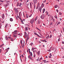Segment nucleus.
Returning a JSON list of instances; mask_svg holds the SVG:
<instances>
[{
	"label": "nucleus",
	"instance_id": "38",
	"mask_svg": "<svg viewBox=\"0 0 64 64\" xmlns=\"http://www.w3.org/2000/svg\"><path fill=\"white\" fill-rule=\"evenodd\" d=\"M21 56H20V60L21 61H22V60H21Z\"/></svg>",
	"mask_w": 64,
	"mask_h": 64
},
{
	"label": "nucleus",
	"instance_id": "49",
	"mask_svg": "<svg viewBox=\"0 0 64 64\" xmlns=\"http://www.w3.org/2000/svg\"><path fill=\"white\" fill-rule=\"evenodd\" d=\"M46 40H43V41H44V42H45V41H46Z\"/></svg>",
	"mask_w": 64,
	"mask_h": 64
},
{
	"label": "nucleus",
	"instance_id": "10",
	"mask_svg": "<svg viewBox=\"0 0 64 64\" xmlns=\"http://www.w3.org/2000/svg\"><path fill=\"white\" fill-rule=\"evenodd\" d=\"M19 19H20V20L21 21H21L22 22L23 21H24H24H25V20H24V19H23V20H23L22 21V19H21V18L20 17L19 18Z\"/></svg>",
	"mask_w": 64,
	"mask_h": 64
},
{
	"label": "nucleus",
	"instance_id": "43",
	"mask_svg": "<svg viewBox=\"0 0 64 64\" xmlns=\"http://www.w3.org/2000/svg\"><path fill=\"white\" fill-rule=\"evenodd\" d=\"M28 58L29 59L30 58V56H28Z\"/></svg>",
	"mask_w": 64,
	"mask_h": 64
},
{
	"label": "nucleus",
	"instance_id": "60",
	"mask_svg": "<svg viewBox=\"0 0 64 64\" xmlns=\"http://www.w3.org/2000/svg\"><path fill=\"white\" fill-rule=\"evenodd\" d=\"M0 2H4V1H2V0H1L0 1Z\"/></svg>",
	"mask_w": 64,
	"mask_h": 64
},
{
	"label": "nucleus",
	"instance_id": "63",
	"mask_svg": "<svg viewBox=\"0 0 64 64\" xmlns=\"http://www.w3.org/2000/svg\"><path fill=\"white\" fill-rule=\"evenodd\" d=\"M18 35H21V34H18Z\"/></svg>",
	"mask_w": 64,
	"mask_h": 64
},
{
	"label": "nucleus",
	"instance_id": "57",
	"mask_svg": "<svg viewBox=\"0 0 64 64\" xmlns=\"http://www.w3.org/2000/svg\"><path fill=\"white\" fill-rule=\"evenodd\" d=\"M50 56H52V55L51 54H50Z\"/></svg>",
	"mask_w": 64,
	"mask_h": 64
},
{
	"label": "nucleus",
	"instance_id": "29",
	"mask_svg": "<svg viewBox=\"0 0 64 64\" xmlns=\"http://www.w3.org/2000/svg\"><path fill=\"white\" fill-rule=\"evenodd\" d=\"M49 36L48 35V36L46 38V39H48V38H49Z\"/></svg>",
	"mask_w": 64,
	"mask_h": 64
},
{
	"label": "nucleus",
	"instance_id": "20",
	"mask_svg": "<svg viewBox=\"0 0 64 64\" xmlns=\"http://www.w3.org/2000/svg\"><path fill=\"white\" fill-rule=\"evenodd\" d=\"M45 8H44L43 10V13H44V12H45Z\"/></svg>",
	"mask_w": 64,
	"mask_h": 64
},
{
	"label": "nucleus",
	"instance_id": "14",
	"mask_svg": "<svg viewBox=\"0 0 64 64\" xmlns=\"http://www.w3.org/2000/svg\"><path fill=\"white\" fill-rule=\"evenodd\" d=\"M54 7L55 8H56L58 7V5H56V6H55Z\"/></svg>",
	"mask_w": 64,
	"mask_h": 64
},
{
	"label": "nucleus",
	"instance_id": "39",
	"mask_svg": "<svg viewBox=\"0 0 64 64\" xmlns=\"http://www.w3.org/2000/svg\"><path fill=\"white\" fill-rule=\"evenodd\" d=\"M60 38H59L58 40V41H60Z\"/></svg>",
	"mask_w": 64,
	"mask_h": 64
},
{
	"label": "nucleus",
	"instance_id": "37",
	"mask_svg": "<svg viewBox=\"0 0 64 64\" xmlns=\"http://www.w3.org/2000/svg\"><path fill=\"white\" fill-rule=\"evenodd\" d=\"M36 28L37 29H38V30H39V31H40V29H39L38 28Z\"/></svg>",
	"mask_w": 64,
	"mask_h": 64
},
{
	"label": "nucleus",
	"instance_id": "11",
	"mask_svg": "<svg viewBox=\"0 0 64 64\" xmlns=\"http://www.w3.org/2000/svg\"><path fill=\"white\" fill-rule=\"evenodd\" d=\"M44 4L42 3V4L41 6L40 7H41V8H42V7H44Z\"/></svg>",
	"mask_w": 64,
	"mask_h": 64
},
{
	"label": "nucleus",
	"instance_id": "36",
	"mask_svg": "<svg viewBox=\"0 0 64 64\" xmlns=\"http://www.w3.org/2000/svg\"><path fill=\"white\" fill-rule=\"evenodd\" d=\"M39 58L38 57V59L36 60V61H38L39 60Z\"/></svg>",
	"mask_w": 64,
	"mask_h": 64
},
{
	"label": "nucleus",
	"instance_id": "25",
	"mask_svg": "<svg viewBox=\"0 0 64 64\" xmlns=\"http://www.w3.org/2000/svg\"><path fill=\"white\" fill-rule=\"evenodd\" d=\"M7 36H5V38L6 40H7V39H8L7 38Z\"/></svg>",
	"mask_w": 64,
	"mask_h": 64
},
{
	"label": "nucleus",
	"instance_id": "12",
	"mask_svg": "<svg viewBox=\"0 0 64 64\" xmlns=\"http://www.w3.org/2000/svg\"><path fill=\"white\" fill-rule=\"evenodd\" d=\"M25 31H27L28 30V28H27V27H26L25 28Z\"/></svg>",
	"mask_w": 64,
	"mask_h": 64
},
{
	"label": "nucleus",
	"instance_id": "44",
	"mask_svg": "<svg viewBox=\"0 0 64 64\" xmlns=\"http://www.w3.org/2000/svg\"><path fill=\"white\" fill-rule=\"evenodd\" d=\"M1 26H2L1 25H1H0V29H1Z\"/></svg>",
	"mask_w": 64,
	"mask_h": 64
},
{
	"label": "nucleus",
	"instance_id": "54",
	"mask_svg": "<svg viewBox=\"0 0 64 64\" xmlns=\"http://www.w3.org/2000/svg\"><path fill=\"white\" fill-rule=\"evenodd\" d=\"M28 50H29V53H31V52H30V49H29Z\"/></svg>",
	"mask_w": 64,
	"mask_h": 64
},
{
	"label": "nucleus",
	"instance_id": "23",
	"mask_svg": "<svg viewBox=\"0 0 64 64\" xmlns=\"http://www.w3.org/2000/svg\"><path fill=\"white\" fill-rule=\"evenodd\" d=\"M54 17L55 18H56V19H57V16L56 15H55L54 16Z\"/></svg>",
	"mask_w": 64,
	"mask_h": 64
},
{
	"label": "nucleus",
	"instance_id": "22",
	"mask_svg": "<svg viewBox=\"0 0 64 64\" xmlns=\"http://www.w3.org/2000/svg\"><path fill=\"white\" fill-rule=\"evenodd\" d=\"M8 25V24H6V26H5V28H6L7 27V26Z\"/></svg>",
	"mask_w": 64,
	"mask_h": 64
},
{
	"label": "nucleus",
	"instance_id": "62",
	"mask_svg": "<svg viewBox=\"0 0 64 64\" xmlns=\"http://www.w3.org/2000/svg\"><path fill=\"white\" fill-rule=\"evenodd\" d=\"M62 44H64V42H62Z\"/></svg>",
	"mask_w": 64,
	"mask_h": 64
},
{
	"label": "nucleus",
	"instance_id": "32",
	"mask_svg": "<svg viewBox=\"0 0 64 64\" xmlns=\"http://www.w3.org/2000/svg\"><path fill=\"white\" fill-rule=\"evenodd\" d=\"M39 6H37L36 7V9H38V8H39Z\"/></svg>",
	"mask_w": 64,
	"mask_h": 64
},
{
	"label": "nucleus",
	"instance_id": "35",
	"mask_svg": "<svg viewBox=\"0 0 64 64\" xmlns=\"http://www.w3.org/2000/svg\"><path fill=\"white\" fill-rule=\"evenodd\" d=\"M9 48H7V49L6 50V51H8V50H9Z\"/></svg>",
	"mask_w": 64,
	"mask_h": 64
},
{
	"label": "nucleus",
	"instance_id": "50",
	"mask_svg": "<svg viewBox=\"0 0 64 64\" xmlns=\"http://www.w3.org/2000/svg\"><path fill=\"white\" fill-rule=\"evenodd\" d=\"M56 11L57 13H58V10H56Z\"/></svg>",
	"mask_w": 64,
	"mask_h": 64
},
{
	"label": "nucleus",
	"instance_id": "16",
	"mask_svg": "<svg viewBox=\"0 0 64 64\" xmlns=\"http://www.w3.org/2000/svg\"><path fill=\"white\" fill-rule=\"evenodd\" d=\"M10 21H13V19L12 18H10Z\"/></svg>",
	"mask_w": 64,
	"mask_h": 64
},
{
	"label": "nucleus",
	"instance_id": "58",
	"mask_svg": "<svg viewBox=\"0 0 64 64\" xmlns=\"http://www.w3.org/2000/svg\"><path fill=\"white\" fill-rule=\"evenodd\" d=\"M48 12H46V15H48Z\"/></svg>",
	"mask_w": 64,
	"mask_h": 64
},
{
	"label": "nucleus",
	"instance_id": "34",
	"mask_svg": "<svg viewBox=\"0 0 64 64\" xmlns=\"http://www.w3.org/2000/svg\"><path fill=\"white\" fill-rule=\"evenodd\" d=\"M32 45H33V43L32 42L30 44V45H31V46H32Z\"/></svg>",
	"mask_w": 64,
	"mask_h": 64
},
{
	"label": "nucleus",
	"instance_id": "13",
	"mask_svg": "<svg viewBox=\"0 0 64 64\" xmlns=\"http://www.w3.org/2000/svg\"><path fill=\"white\" fill-rule=\"evenodd\" d=\"M40 21L39 20H38V24H40Z\"/></svg>",
	"mask_w": 64,
	"mask_h": 64
},
{
	"label": "nucleus",
	"instance_id": "42",
	"mask_svg": "<svg viewBox=\"0 0 64 64\" xmlns=\"http://www.w3.org/2000/svg\"><path fill=\"white\" fill-rule=\"evenodd\" d=\"M18 5H19V3H18L17 4V6H18Z\"/></svg>",
	"mask_w": 64,
	"mask_h": 64
},
{
	"label": "nucleus",
	"instance_id": "48",
	"mask_svg": "<svg viewBox=\"0 0 64 64\" xmlns=\"http://www.w3.org/2000/svg\"><path fill=\"white\" fill-rule=\"evenodd\" d=\"M14 32H17V30H14Z\"/></svg>",
	"mask_w": 64,
	"mask_h": 64
},
{
	"label": "nucleus",
	"instance_id": "26",
	"mask_svg": "<svg viewBox=\"0 0 64 64\" xmlns=\"http://www.w3.org/2000/svg\"><path fill=\"white\" fill-rule=\"evenodd\" d=\"M25 38H26L27 37V34L24 35Z\"/></svg>",
	"mask_w": 64,
	"mask_h": 64
},
{
	"label": "nucleus",
	"instance_id": "17",
	"mask_svg": "<svg viewBox=\"0 0 64 64\" xmlns=\"http://www.w3.org/2000/svg\"><path fill=\"white\" fill-rule=\"evenodd\" d=\"M30 56H32V52H30Z\"/></svg>",
	"mask_w": 64,
	"mask_h": 64
},
{
	"label": "nucleus",
	"instance_id": "52",
	"mask_svg": "<svg viewBox=\"0 0 64 64\" xmlns=\"http://www.w3.org/2000/svg\"><path fill=\"white\" fill-rule=\"evenodd\" d=\"M1 51H2V50L1 49L0 50V52L1 53Z\"/></svg>",
	"mask_w": 64,
	"mask_h": 64
},
{
	"label": "nucleus",
	"instance_id": "46",
	"mask_svg": "<svg viewBox=\"0 0 64 64\" xmlns=\"http://www.w3.org/2000/svg\"><path fill=\"white\" fill-rule=\"evenodd\" d=\"M52 22L50 24V26L52 25Z\"/></svg>",
	"mask_w": 64,
	"mask_h": 64
},
{
	"label": "nucleus",
	"instance_id": "2",
	"mask_svg": "<svg viewBox=\"0 0 64 64\" xmlns=\"http://www.w3.org/2000/svg\"><path fill=\"white\" fill-rule=\"evenodd\" d=\"M45 15H44V14H43L41 16L40 18H41V19H43L44 18V17H45Z\"/></svg>",
	"mask_w": 64,
	"mask_h": 64
},
{
	"label": "nucleus",
	"instance_id": "24",
	"mask_svg": "<svg viewBox=\"0 0 64 64\" xmlns=\"http://www.w3.org/2000/svg\"><path fill=\"white\" fill-rule=\"evenodd\" d=\"M51 47H50V50H48V51H49V52H51Z\"/></svg>",
	"mask_w": 64,
	"mask_h": 64
},
{
	"label": "nucleus",
	"instance_id": "56",
	"mask_svg": "<svg viewBox=\"0 0 64 64\" xmlns=\"http://www.w3.org/2000/svg\"><path fill=\"white\" fill-rule=\"evenodd\" d=\"M60 22H59L58 23V24H60Z\"/></svg>",
	"mask_w": 64,
	"mask_h": 64
},
{
	"label": "nucleus",
	"instance_id": "21",
	"mask_svg": "<svg viewBox=\"0 0 64 64\" xmlns=\"http://www.w3.org/2000/svg\"><path fill=\"white\" fill-rule=\"evenodd\" d=\"M37 19V17H36L35 19V21H36V20Z\"/></svg>",
	"mask_w": 64,
	"mask_h": 64
},
{
	"label": "nucleus",
	"instance_id": "51",
	"mask_svg": "<svg viewBox=\"0 0 64 64\" xmlns=\"http://www.w3.org/2000/svg\"><path fill=\"white\" fill-rule=\"evenodd\" d=\"M14 10L15 11H16V8H14Z\"/></svg>",
	"mask_w": 64,
	"mask_h": 64
},
{
	"label": "nucleus",
	"instance_id": "3",
	"mask_svg": "<svg viewBox=\"0 0 64 64\" xmlns=\"http://www.w3.org/2000/svg\"><path fill=\"white\" fill-rule=\"evenodd\" d=\"M34 22V20L33 18H32L31 20L30 21V23H31V24H32L33 23V22Z\"/></svg>",
	"mask_w": 64,
	"mask_h": 64
},
{
	"label": "nucleus",
	"instance_id": "7",
	"mask_svg": "<svg viewBox=\"0 0 64 64\" xmlns=\"http://www.w3.org/2000/svg\"><path fill=\"white\" fill-rule=\"evenodd\" d=\"M37 1V0H33L34 3V4H36V3Z\"/></svg>",
	"mask_w": 64,
	"mask_h": 64
},
{
	"label": "nucleus",
	"instance_id": "27",
	"mask_svg": "<svg viewBox=\"0 0 64 64\" xmlns=\"http://www.w3.org/2000/svg\"><path fill=\"white\" fill-rule=\"evenodd\" d=\"M59 15H62V13H61V12H59Z\"/></svg>",
	"mask_w": 64,
	"mask_h": 64
},
{
	"label": "nucleus",
	"instance_id": "5",
	"mask_svg": "<svg viewBox=\"0 0 64 64\" xmlns=\"http://www.w3.org/2000/svg\"><path fill=\"white\" fill-rule=\"evenodd\" d=\"M34 34L35 35H37L38 37H40V38H41V36H40L38 34H37L36 32H34Z\"/></svg>",
	"mask_w": 64,
	"mask_h": 64
},
{
	"label": "nucleus",
	"instance_id": "9",
	"mask_svg": "<svg viewBox=\"0 0 64 64\" xmlns=\"http://www.w3.org/2000/svg\"><path fill=\"white\" fill-rule=\"evenodd\" d=\"M40 51H38L37 52V54L38 56H39V55H39L40 54Z\"/></svg>",
	"mask_w": 64,
	"mask_h": 64
},
{
	"label": "nucleus",
	"instance_id": "15",
	"mask_svg": "<svg viewBox=\"0 0 64 64\" xmlns=\"http://www.w3.org/2000/svg\"><path fill=\"white\" fill-rule=\"evenodd\" d=\"M36 49V48H32V51H33L34 50V49Z\"/></svg>",
	"mask_w": 64,
	"mask_h": 64
},
{
	"label": "nucleus",
	"instance_id": "55",
	"mask_svg": "<svg viewBox=\"0 0 64 64\" xmlns=\"http://www.w3.org/2000/svg\"><path fill=\"white\" fill-rule=\"evenodd\" d=\"M52 20H53V22H54V21H55V20H54V19H53Z\"/></svg>",
	"mask_w": 64,
	"mask_h": 64
},
{
	"label": "nucleus",
	"instance_id": "41",
	"mask_svg": "<svg viewBox=\"0 0 64 64\" xmlns=\"http://www.w3.org/2000/svg\"><path fill=\"white\" fill-rule=\"evenodd\" d=\"M24 35H27V33H26V32H24Z\"/></svg>",
	"mask_w": 64,
	"mask_h": 64
},
{
	"label": "nucleus",
	"instance_id": "19",
	"mask_svg": "<svg viewBox=\"0 0 64 64\" xmlns=\"http://www.w3.org/2000/svg\"><path fill=\"white\" fill-rule=\"evenodd\" d=\"M43 61H44V63H46V60H43Z\"/></svg>",
	"mask_w": 64,
	"mask_h": 64
},
{
	"label": "nucleus",
	"instance_id": "31",
	"mask_svg": "<svg viewBox=\"0 0 64 64\" xmlns=\"http://www.w3.org/2000/svg\"><path fill=\"white\" fill-rule=\"evenodd\" d=\"M52 36V34L50 35L49 38H51Z\"/></svg>",
	"mask_w": 64,
	"mask_h": 64
},
{
	"label": "nucleus",
	"instance_id": "28",
	"mask_svg": "<svg viewBox=\"0 0 64 64\" xmlns=\"http://www.w3.org/2000/svg\"><path fill=\"white\" fill-rule=\"evenodd\" d=\"M39 5H40V3L39 2H38V6L39 7Z\"/></svg>",
	"mask_w": 64,
	"mask_h": 64
},
{
	"label": "nucleus",
	"instance_id": "33",
	"mask_svg": "<svg viewBox=\"0 0 64 64\" xmlns=\"http://www.w3.org/2000/svg\"><path fill=\"white\" fill-rule=\"evenodd\" d=\"M30 7H31L32 6V4H31V2L30 3Z\"/></svg>",
	"mask_w": 64,
	"mask_h": 64
},
{
	"label": "nucleus",
	"instance_id": "59",
	"mask_svg": "<svg viewBox=\"0 0 64 64\" xmlns=\"http://www.w3.org/2000/svg\"><path fill=\"white\" fill-rule=\"evenodd\" d=\"M51 18H52V20H53V19H53V16H52L51 17Z\"/></svg>",
	"mask_w": 64,
	"mask_h": 64
},
{
	"label": "nucleus",
	"instance_id": "6",
	"mask_svg": "<svg viewBox=\"0 0 64 64\" xmlns=\"http://www.w3.org/2000/svg\"><path fill=\"white\" fill-rule=\"evenodd\" d=\"M38 10L40 11V13H41V10H42V8L41 7H40L39 8H38Z\"/></svg>",
	"mask_w": 64,
	"mask_h": 64
},
{
	"label": "nucleus",
	"instance_id": "8",
	"mask_svg": "<svg viewBox=\"0 0 64 64\" xmlns=\"http://www.w3.org/2000/svg\"><path fill=\"white\" fill-rule=\"evenodd\" d=\"M2 18L3 19H4V14H3L2 16Z\"/></svg>",
	"mask_w": 64,
	"mask_h": 64
},
{
	"label": "nucleus",
	"instance_id": "4",
	"mask_svg": "<svg viewBox=\"0 0 64 64\" xmlns=\"http://www.w3.org/2000/svg\"><path fill=\"white\" fill-rule=\"evenodd\" d=\"M28 34H28L26 40V42H27L28 40H29V35H28Z\"/></svg>",
	"mask_w": 64,
	"mask_h": 64
},
{
	"label": "nucleus",
	"instance_id": "45",
	"mask_svg": "<svg viewBox=\"0 0 64 64\" xmlns=\"http://www.w3.org/2000/svg\"><path fill=\"white\" fill-rule=\"evenodd\" d=\"M20 14H21V12H19V16H20Z\"/></svg>",
	"mask_w": 64,
	"mask_h": 64
},
{
	"label": "nucleus",
	"instance_id": "61",
	"mask_svg": "<svg viewBox=\"0 0 64 64\" xmlns=\"http://www.w3.org/2000/svg\"><path fill=\"white\" fill-rule=\"evenodd\" d=\"M49 58H51V56H49Z\"/></svg>",
	"mask_w": 64,
	"mask_h": 64
},
{
	"label": "nucleus",
	"instance_id": "53",
	"mask_svg": "<svg viewBox=\"0 0 64 64\" xmlns=\"http://www.w3.org/2000/svg\"><path fill=\"white\" fill-rule=\"evenodd\" d=\"M21 56L22 57V58H23V55H21Z\"/></svg>",
	"mask_w": 64,
	"mask_h": 64
},
{
	"label": "nucleus",
	"instance_id": "47",
	"mask_svg": "<svg viewBox=\"0 0 64 64\" xmlns=\"http://www.w3.org/2000/svg\"><path fill=\"white\" fill-rule=\"evenodd\" d=\"M39 34H40L41 35V36H42V35H41V33H40V32H39Z\"/></svg>",
	"mask_w": 64,
	"mask_h": 64
},
{
	"label": "nucleus",
	"instance_id": "1",
	"mask_svg": "<svg viewBox=\"0 0 64 64\" xmlns=\"http://www.w3.org/2000/svg\"><path fill=\"white\" fill-rule=\"evenodd\" d=\"M14 38H17V33L16 32H14Z\"/></svg>",
	"mask_w": 64,
	"mask_h": 64
},
{
	"label": "nucleus",
	"instance_id": "64",
	"mask_svg": "<svg viewBox=\"0 0 64 64\" xmlns=\"http://www.w3.org/2000/svg\"><path fill=\"white\" fill-rule=\"evenodd\" d=\"M63 29V31L64 32V28H62Z\"/></svg>",
	"mask_w": 64,
	"mask_h": 64
},
{
	"label": "nucleus",
	"instance_id": "18",
	"mask_svg": "<svg viewBox=\"0 0 64 64\" xmlns=\"http://www.w3.org/2000/svg\"><path fill=\"white\" fill-rule=\"evenodd\" d=\"M42 58H40L39 60V61H41V60H42Z\"/></svg>",
	"mask_w": 64,
	"mask_h": 64
},
{
	"label": "nucleus",
	"instance_id": "40",
	"mask_svg": "<svg viewBox=\"0 0 64 64\" xmlns=\"http://www.w3.org/2000/svg\"><path fill=\"white\" fill-rule=\"evenodd\" d=\"M34 9L35 8V4L34 3Z\"/></svg>",
	"mask_w": 64,
	"mask_h": 64
},
{
	"label": "nucleus",
	"instance_id": "30",
	"mask_svg": "<svg viewBox=\"0 0 64 64\" xmlns=\"http://www.w3.org/2000/svg\"><path fill=\"white\" fill-rule=\"evenodd\" d=\"M20 43H21V44H22V40H20Z\"/></svg>",
	"mask_w": 64,
	"mask_h": 64
}]
</instances>
